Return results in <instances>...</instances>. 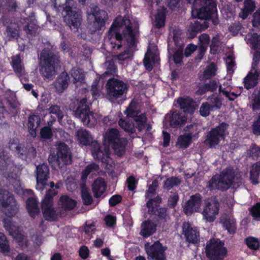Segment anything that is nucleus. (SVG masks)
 I'll return each mask as SVG.
<instances>
[{"label":"nucleus","mask_w":260,"mask_h":260,"mask_svg":"<svg viewBox=\"0 0 260 260\" xmlns=\"http://www.w3.org/2000/svg\"><path fill=\"white\" fill-rule=\"evenodd\" d=\"M107 188V184L104 179L98 178L92 185V190L95 198H99L105 192Z\"/></svg>","instance_id":"25"},{"label":"nucleus","mask_w":260,"mask_h":260,"mask_svg":"<svg viewBox=\"0 0 260 260\" xmlns=\"http://www.w3.org/2000/svg\"><path fill=\"white\" fill-rule=\"evenodd\" d=\"M139 26L137 23L133 24L127 17L122 18L117 17L105 38V41L111 45V47L119 49L121 44H117L116 41H123L125 45V49L116 56L119 60L124 61L131 58L134 51L137 50L139 43Z\"/></svg>","instance_id":"1"},{"label":"nucleus","mask_w":260,"mask_h":260,"mask_svg":"<svg viewBox=\"0 0 260 260\" xmlns=\"http://www.w3.org/2000/svg\"><path fill=\"white\" fill-rule=\"evenodd\" d=\"M208 104L212 110L220 109L222 104V99L217 95L213 94L208 99Z\"/></svg>","instance_id":"38"},{"label":"nucleus","mask_w":260,"mask_h":260,"mask_svg":"<svg viewBox=\"0 0 260 260\" xmlns=\"http://www.w3.org/2000/svg\"><path fill=\"white\" fill-rule=\"evenodd\" d=\"M252 130L254 134L260 135V113L258 115L256 120L254 122L252 125Z\"/></svg>","instance_id":"64"},{"label":"nucleus","mask_w":260,"mask_h":260,"mask_svg":"<svg viewBox=\"0 0 260 260\" xmlns=\"http://www.w3.org/2000/svg\"><path fill=\"white\" fill-rule=\"evenodd\" d=\"M78 140L81 144L84 145H90L93 142L91 134L85 129H80L76 133Z\"/></svg>","instance_id":"29"},{"label":"nucleus","mask_w":260,"mask_h":260,"mask_svg":"<svg viewBox=\"0 0 260 260\" xmlns=\"http://www.w3.org/2000/svg\"><path fill=\"white\" fill-rule=\"evenodd\" d=\"M218 90L219 93H222V94L227 97L230 101H234L235 99L238 96L237 94L234 93V92H232L231 94L234 96V98H232L231 94H230V92L231 91L230 88H225L223 87L221 85L219 86Z\"/></svg>","instance_id":"56"},{"label":"nucleus","mask_w":260,"mask_h":260,"mask_svg":"<svg viewBox=\"0 0 260 260\" xmlns=\"http://www.w3.org/2000/svg\"><path fill=\"white\" fill-rule=\"evenodd\" d=\"M186 120L185 116H181L178 112H173L170 117V124L173 127L181 126Z\"/></svg>","instance_id":"34"},{"label":"nucleus","mask_w":260,"mask_h":260,"mask_svg":"<svg viewBox=\"0 0 260 260\" xmlns=\"http://www.w3.org/2000/svg\"><path fill=\"white\" fill-rule=\"evenodd\" d=\"M245 40L253 49L260 50V37L256 33L248 34Z\"/></svg>","instance_id":"33"},{"label":"nucleus","mask_w":260,"mask_h":260,"mask_svg":"<svg viewBox=\"0 0 260 260\" xmlns=\"http://www.w3.org/2000/svg\"><path fill=\"white\" fill-rule=\"evenodd\" d=\"M37 184L36 188L42 191L47 184L49 178V169L47 165L43 164L36 168Z\"/></svg>","instance_id":"18"},{"label":"nucleus","mask_w":260,"mask_h":260,"mask_svg":"<svg viewBox=\"0 0 260 260\" xmlns=\"http://www.w3.org/2000/svg\"><path fill=\"white\" fill-rule=\"evenodd\" d=\"M10 250L9 242L5 235L0 232V251L5 253L8 252Z\"/></svg>","instance_id":"48"},{"label":"nucleus","mask_w":260,"mask_h":260,"mask_svg":"<svg viewBox=\"0 0 260 260\" xmlns=\"http://www.w3.org/2000/svg\"><path fill=\"white\" fill-rule=\"evenodd\" d=\"M166 20V9L161 7L157 10V14L155 15L154 25L157 28H160L165 25Z\"/></svg>","instance_id":"35"},{"label":"nucleus","mask_w":260,"mask_h":260,"mask_svg":"<svg viewBox=\"0 0 260 260\" xmlns=\"http://www.w3.org/2000/svg\"><path fill=\"white\" fill-rule=\"evenodd\" d=\"M48 111L50 113L56 115L58 117V121L61 122L64 114L59 106L52 105L49 108Z\"/></svg>","instance_id":"52"},{"label":"nucleus","mask_w":260,"mask_h":260,"mask_svg":"<svg viewBox=\"0 0 260 260\" xmlns=\"http://www.w3.org/2000/svg\"><path fill=\"white\" fill-rule=\"evenodd\" d=\"M59 203L66 210L73 209L76 205V202L67 196H62L59 199Z\"/></svg>","instance_id":"40"},{"label":"nucleus","mask_w":260,"mask_h":260,"mask_svg":"<svg viewBox=\"0 0 260 260\" xmlns=\"http://www.w3.org/2000/svg\"><path fill=\"white\" fill-rule=\"evenodd\" d=\"M241 172L237 169L228 167L220 174L213 176L209 181L207 187L210 190L225 191L231 186L241 183Z\"/></svg>","instance_id":"2"},{"label":"nucleus","mask_w":260,"mask_h":260,"mask_svg":"<svg viewBox=\"0 0 260 260\" xmlns=\"http://www.w3.org/2000/svg\"><path fill=\"white\" fill-rule=\"evenodd\" d=\"M41 136L45 139H50L52 138V132L50 127L45 126L42 128L40 132Z\"/></svg>","instance_id":"60"},{"label":"nucleus","mask_w":260,"mask_h":260,"mask_svg":"<svg viewBox=\"0 0 260 260\" xmlns=\"http://www.w3.org/2000/svg\"><path fill=\"white\" fill-rule=\"evenodd\" d=\"M73 3L72 0L67 2L66 6L63 8V11L66 14L64 19L71 29L76 31L81 25L82 18L81 11L70 6Z\"/></svg>","instance_id":"10"},{"label":"nucleus","mask_w":260,"mask_h":260,"mask_svg":"<svg viewBox=\"0 0 260 260\" xmlns=\"http://www.w3.org/2000/svg\"><path fill=\"white\" fill-rule=\"evenodd\" d=\"M260 75V71L251 69L247 75L244 79V87L249 89L255 87L257 84V80Z\"/></svg>","instance_id":"23"},{"label":"nucleus","mask_w":260,"mask_h":260,"mask_svg":"<svg viewBox=\"0 0 260 260\" xmlns=\"http://www.w3.org/2000/svg\"><path fill=\"white\" fill-rule=\"evenodd\" d=\"M158 186V181L156 180L153 181L151 185L149 186L148 189L146 193L147 198L151 197L154 193L157 187Z\"/></svg>","instance_id":"62"},{"label":"nucleus","mask_w":260,"mask_h":260,"mask_svg":"<svg viewBox=\"0 0 260 260\" xmlns=\"http://www.w3.org/2000/svg\"><path fill=\"white\" fill-rule=\"evenodd\" d=\"M221 44L220 40L218 37H214L211 41L210 45L211 51L213 54H215L217 52L218 47Z\"/></svg>","instance_id":"57"},{"label":"nucleus","mask_w":260,"mask_h":260,"mask_svg":"<svg viewBox=\"0 0 260 260\" xmlns=\"http://www.w3.org/2000/svg\"><path fill=\"white\" fill-rule=\"evenodd\" d=\"M19 29L16 25H11L7 27V35L10 38H17L19 36Z\"/></svg>","instance_id":"53"},{"label":"nucleus","mask_w":260,"mask_h":260,"mask_svg":"<svg viewBox=\"0 0 260 260\" xmlns=\"http://www.w3.org/2000/svg\"><path fill=\"white\" fill-rule=\"evenodd\" d=\"M260 63V50H255L253 56L251 69L259 70Z\"/></svg>","instance_id":"54"},{"label":"nucleus","mask_w":260,"mask_h":260,"mask_svg":"<svg viewBox=\"0 0 260 260\" xmlns=\"http://www.w3.org/2000/svg\"><path fill=\"white\" fill-rule=\"evenodd\" d=\"M229 125L222 122L218 126L212 128L207 134L205 143L208 144L210 148L217 145L219 141L223 139L225 136L228 134L227 128Z\"/></svg>","instance_id":"13"},{"label":"nucleus","mask_w":260,"mask_h":260,"mask_svg":"<svg viewBox=\"0 0 260 260\" xmlns=\"http://www.w3.org/2000/svg\"><path fill=\"white\" fill-rule=\"evenodd\" d=\"M26 207L30 216L33 218L40 213L38 202L35 198H29L27 199Z\"/></svg>","instance_id":"32"},{"label":"nucleus","mask_w":260,"mask_h":260,"mask_svg":"<svg viewBox=\"0 0 260 260\" xmlns=\"http://www.w3.org/2000/svg\"><path fill=\"white\" fill-rule=\"evenodd\" d=\"M216 9L215 0H194L192 16L200 19H209Z\"/></svg>","instance_id":"6"},{"label":"nucleus","mask_w":260,"mask_h":260,"mask_svg":"<svg viewBox=\"0 0 260 260\" xmlns=\"http://www.w3.org/2000/svg\"><path fill=\"white\" fill-rule=\"evenodd\" d=\"M118 124L125 132L129 134H133L135 132L134 124L133 122L120 119L118 121Z\"/></svg>","instance_id":"44"},{"label":"nucleus","mask_w":260,"mask_h":260,"mask_svg":"<svg viewBox=\"0 0 260 260\" xmlns=\"http://www.w3.org/2000/svg\"><path fill=\"white\" fill-rule=\"evenodd\" d=\"M211 111H212L211 107L207 102L203 103L200 109V114L203 116H208Z\"/></svg>","instance_id":"59"},{"label":"nucleus","mask_w":260,"mask_h":260,"mask_svg":"<svg viewBox=\"0 0 260 260\" xmlns=\"http://www.w3.org/2000/svg\"><path fill=\"white\" fill-rule=\"evenodd\" d=\"M182 231L187 242L196 243L200 240V233L198 229L189 222H184L183 224Z\"/></svg>","instance_id":"20"},{"label":"nucleus","mask_w":260,"mask_h":260,"mask_svg":"<svg viewBox=\"0 0 260 260\" xmlns=\"http://www.w3.org/2000/svg\"><path fill=\"white\" fill-rule=\"evenodd\" d=\"M193 133H188L186 135H181L179 137L177 142V145L179 148H185L188 147L191 143Z\"/></svg>","instance_id":"37"},{"label":"nucleus","mask_w":260,"mask_h":260,"mask_svg":"<svg viewBox=\"0 0 260 260\" xmlns=\"http://www.w3.org/2000/svg\"><path fill=\"white\" fill-rule=\"evenodd\" d=\"M158 60V54L156 52H152L150 49H148L144 59V64L148 71L152 69L153 64L156 63Z\"/></svg>","instance_id":"26"},{"label":"nucleus","mask_w":260,"mask_h":260,"mask_svg":"<svg viewBox=\"0 0 260 260\" xmlns=\"http://www.w3.org/2000/svg\"><path fill=\"white\" fill-rule=\"evenodd\" d=\"M216 70V66L214 63L210 64L206 68L203 74L200 75V79L204 80L211 78L215 75Z\"/></svg>","instance_id":"39"},{"label":"nucleus","mask_w":260,"mask_h":260,"mask_svg":"<svg viewBox=\"0 0 260 260\" xmlns=\"http://www.w3.org/2000/svg\"><path fill=\"white\" fill-rule=\"evenodd\" d=\"M249 154L253 158H257L260 157V148L255 144L252 145L249 150Z\"/></svg>","instance_id":"63"},{"label":"nucleus","mask_w":260,"mask_h":260,"mask_svg":"<svg viewBox=\"0 0 260 260\" xmlns=\"http://www.w3.org/2000/svg\"><path fill=\"white\" fill-rule=\"evenodd\" d=\"M177 103L184 112L191 113L194 110V103L191 98H180L177 100Z\"/></svg>","instance_id":"27"},{"label":"nucleus","mask_w":260,"mask_h":260,"mask_svg":"<svg viewBox=\"0 0 260 260\" xmlns=\"http://www.w3.org/2000/svg\"><path fill=\"white\" fill-rule=\"evenodd\" d=\"M156 231V224L151 220L144 221L141 224L140 235L143 237H147Z\"/></svg>","instance_id":"28"},{"label":"nucleus","mask_w":260,"mask_h":260,"mask_svg":"<svg viewBox=\"0 0 260 260\" xmlns=\"http://www.w3.org/2000/svg\"><path fill=\"white\" fill-rule=\"evenodd\" d=\"M11 65L15 73L18 76H21L24 74V67L19 55L12 57Z\"/></svg>","instance_id":"30"},{"label":"nucleus","mask_w":260,"mask_h":260,"mask_svg":"<svg viewBox=\"0 0 260 260\" xmlns=\"http://www.w3.org/2000/svg\"><path fill=\"white\" fill-rule=\"evenodd\" d=\"M91 147V153L93 158L96 160H101L103 163L107 165L106 167L108 169H110L108 167V166L112 167V165H114V163L106 152H104L101 150L100 144L94 141L92 142Z\"/></svg>","instance_id":"19"},{"label":"nucleus","mask_w":260,"mask_h":260,"mask_svg":"<svg viewBox=\"0 0 260 260\" xmlns=\"http://www.w3.org/2000/svg\"><path fill=\"white\" fill-rule=\"evenodd\" d=\"M172 33L173 35V40L176 46H180L181 36L182 34L181 30L177 28H173Z\"/></svg>","instance_id":"58"},{"label":"nucleus","mask_w":260,"mask_h":260,"mask_svg":"<svg viewBox=\"0 0 260 260\" xmlns=\"http://www.w3.org/2000/svg\"><path fill=\"white\" fill-rule=\"evenodd\" d=\"M55 184L53 182L50 183V188L46 190L44 199L42 202V210L44 217L48 220H54L57 214L53 207V198L58 192L54 188Z\"/></svg>","instance_id":"8"},{"label":"nucleus","mask_w":260,"mask_h":260,"mask_svg":"<svg viewBox=\"0 0 260 260\" xmlns=\"http://www.w3.org/2000/svg\"><path fill=\"white\" fill-rule=\"evenodd\" d=\"M105 87L107 98L111 102H114L127 93L128 85L123 81L111 78L107 81Z\"/></svg>","instance_id":"9"},{"label":"nucleus","mask_w":260,"mask_h":260,"mask_svg":"<svg viewBox=\"0 0 260 260\" xmlns=\"http://www.w3.org/2000/svg\"><path fill=\"white\" fill-rule=\"evenodd\" d=\"M104 141L111 145L114 152L118 156H121L125 153L127 141L121 138L119 131L114 128L108 129L104 135Z\"/></svg>","instance_id":"7"},{"label":"nucleus","mask_w":260,"mask_h":260,"mask_svg":"<svg viewBox=\"0 0 260 260\" xmlns=\"http://www.w3.org/2000/svg\"><path fill=\"white\" fill-rule=\"evenodd\" d=\"M149 256L155 260H165V250L162 245L159 241H156L149 247L146 248Z\"/></svg>","instance_id":"21"},{"label":"nucleus","mask_w":260,"mask_h":260,"mask_svg":"<svg viewBox=\"0 0 260 260\" xmlns=\"http://www.w3.org/2000/svg\"><path fill=\"white\" fill-rule=\"evenodd\" d=\"M5 98L7 102L12 108L17 109L19 107L20 104L17 101L14 93L9 92L6 94Z\"/></svg>","instance_id":"45"},{"label":"nucleus","mask_w":260,"mask_h":260,"mask_svg":"<svg viewBox=\"0 0 260 260\" xmlns=\"http://www.w3.org/2000/svg\"><path fill=\"white\" fill-rule=\"evenodd\" d=\"M247 246L252 250H257L260 247V241L258 239L253 237H249L245 239Z\"/></svg>","instance_id":"47"},{"label":"nucleus","mask_w":260,"mask_h":260,"mask_svg":"<svg viewBox=\"0 0 260 260\" xmlns=\"http://www.w3.org/2000/svg\"><path fill=\"white\" fill-rule=\"evenodd\" d=\"M39 72L44 80H51L56 75L55 66L59 62V57L50 49L42 50L39 58Z\"/></svg>","instance_id":"3"},{"label":"nucleus","mask_w":260,"mask_h":260,"mask_svg":"<svg viewBox=\"0 0 260 260\" xmlns=\"http://www.w3.org/2000/svg\"><path fill=\"white\" fill-rule=\"evenodd\" d=\"M107 13L95 6L91 7L90 12L87 14L88 28L91 34L105 28L108 19Z\"/></svg>","instance_id":"5"},{"label":"nucleus","mask_w":260,"mask_h":260,"mask_svg":"<svg viewBox=\"0 0 260 260\" xmlns=\"http://www.w3.org/2000/svg\"><path fill=\"white\" fill-rule=\"evenodd\" d=\"M201 196L197 193L190 197V199L186 203L184 211L186 214H190L193 212H198L201 205Z\"/></svg>","instance_id":"22"},{"label":"nucleus","mask_w":260,"mask_h":260,"mask_svg":"<svg viewBox=\"0 0 260 260\" xmlns=\"http://www.w3.org/2000/svg\"><path fill=\"white\" fill-rule=\"evenodd\" d=\"M55 162L59 168L72 162L71 151L68 146L64 143L59 142L57 144Z\"/></svg>","instance_id":"15"},{"label":"nucleus","mask_w":260,"mask_h":260,"mask_svg":"<svg viewBox=\"0 0 260 260\" xmlns=\"http://www.w3.org/2000/svg\"><path fill=\"white\" fill-rule=\"evenodd\" d=\"M124 113L127 116L134 118L136 122V128L139 131L145 128L147 118L145 114H140V111L136 109L134 103H131Z\"/></svg>","instance_id":"17"},{"label":"nucleus","mask_w":260,"mask_h":260,"mask_svg":"<svg viewBox=\"0 0 260 260\" xmlns=\"http://www.w3.org/2000/svg\"><path fill=\"white\" fill-rule=\"evenodd\" d=\"M70 108L73 111L74 116L84 125L91 126L95 122L94 114L90 112L85 98L75 99L70 104Z\"/></svg>","instance_id":"4"},{"label":"nucleus","mask_w":260,"mask_h":260,"mask_svg":"<svg viewBox=\"0 0 260 260\" xmlns=\"http://www.w3.org/2000/svg\"><path fill=\"white\" fill-rule=\"evenodd\" d=\"M18 206L12 194L7 190H0V209L7 216H15L18 211Z\"/></svg>","instance_id":"11"},{"label":"nucleus","mask_w":260,"mask_h":260,"mask_svg":"<svg viewBox=\"0 0 260 260\" xmlns=\"http://www.w3.org/2000/svg\"><path fill=\"white\" fill-rule=\"evenodd\" d=\"M251 107L253 110L260 109V90L254 94L252 101Z\"/></svg>","instance_id":"61"},{"label":"nucleus","mask_w":260,"mask_h":260,"mask_svg":"<svg viewBox=\"0 0 260 260\" xmlns=\"http://www.w3.org/2000/svg\"><path fill=\"white\" fill-rule=\"evenodd\" d=\"M81 197L84 204L89 205L92 203L93 199L88 189L84 187L82 188Z\"/></svg>","instance_id":"50"},{"label":"nucleus","mask_w":260,"mask_h":260,"mask_svg":"<svg viewBox=\"0 0 260 260\" xmlns=\"http://www.w3.org/2000/svg\"><path fill=\"white\" fill-rule=\"evenodd\" d=\"M39 29L38 26L36 23L35 19H31L27 24L24 26L23 29L27 34L33 35L36 34Z\"/></svg>","instance_id":"43"},{"label":"nucleus","mask_w":260,"mask_h":260,"mask_svg":"<svg viewBox=\"0 0 260 260\" xmlns=\"http://www.w3.org/2000/svg\"><path fill=\"white\" fill-rule=\"evenodd\" d=\"M250 213L254 219L258 220L260 219V202L253 205L249 210Z\"/></svg>","instance_id":"55"},{"label":"nucleus","mask_w":260,"mask_h":260,"mask_svg":"<svg viewBox=\"0 0 260 260\" xmlns=\"http://www.w3.org/2000/svg\"><path fill=\"white\" fill-rule=\"evenodd\" d=\"M100 170L99 165L95 163H92L86 167L82 172V179L85 180L89 174H94Z\"/></svg>","instance_id":"41"},{"label":"nucleus","mask_w":260,"mask_h":260,"mask_svg":"<svg viewBox=\"0 0 260 260\" xmlns=\"http://www.w3.org/2000/svg\"><path fill=\"white\" fill-rule=\"evenodd\" d=\"M223 226L230 234H234L236 229V221L234 218H228L223 222Z\"/></svg>","instance_id":"49"},{"label":"nucleus","mask_w":260,"mask_h":260,"mask_svg":"<svg viewBox=\"0 0 260 260\" xmlns=\"http://www.w3.org/2000/svg\"><path fill=\"white\" fill-rule=\"evenodd\" d=\"M260 174V161L253 164L250 171V179L253 184L258 183V177Z\"/></svg>","instance_id":"36"},{"label":"nucleus","mask_w":260,"mask_h":260,"mask_svg":"<svg viewBox=\"0 0 260 260\" xmlns=\"http://www.w3.org/2000/svg\"><path fill=\"white\" fill-rule=\"evenodd\" d=\"M16 169L10 156L3 152H0V170L4 172L5 177L10 180L15 179L17 176L15 172Z\"/></svg>","instance_id":"16"},{"label":"nucleus","mask_w":260,"mask_h":260,"mask_svg":"<svg viewBox=\"0 0 260 260\" xmlns=\"http://www.w3.org/2000/svg\"><path fill=\"white\" fill-rule=\"evenodd\" d=\"M181 183V180L177 177H171L168 178L164 183V188L170 190L175 186L179 185Z\"/></svg>","instance_id":"42"},{"label":"nucleus","mask_w":260,"mask_h":260,"mask_svg":"<svg viewBox=\"0 0 260 260\" xmlns=\"http://www.w3.org/2000/svg\"><path fill=\"white\" fill-rule=\"evenodd\" d=\"M219 204L214 198L208 199L204 201L202 214L204 219L211 222L215 220L219 213Z\"/></svg>","instance_id":"14"},{"label":"nucleus","mask_w":260,"mask_h":260,"mask_svg":"<svg viewBox=\"0 0 260 260\" xmlns=\"http://www.w3.org/2000/svg\"><path fill=\"white\" fill-rule=\"evenodd\" d=\"M71 75L74 78L75 82L82 83L84 80V74L79 69L73 68L71 71Z\"/></svg>","instance_id":"46"},{"label":"nucleus","mask_w":260,"mask_h":260,"mask_svg":"<svg viewBox=\"0 0 260 260\" xmlns=\"http://www.w3.org/2000/svg\"><path fill=\"white\" fill-rule=\"evenodd\" d=\"M224 243L219 239H211L207 244L206 253L210 260L223 259L226 254V250L224 247Z\"/></svg>","instance_id":"12"},{"label":"nucleus","mask_w":260,"mask_h":260,"mask_svg":"<svg viewBox=\"0 0 260 260\" xmlns=\"http://www.w3.org/2000/svg\"><path fill=\"white\" fill-rule=\"evenodd\" d=\"M40 123V118L36 115H30L28 118V128L31 136L35 137L36 135V129L39 126Z\"/></svg>","instance_id":"31"},{"label":"nucleus","mask_w":260,"mask_h":260,"mask_svg":"<svg viewBox=\"0 0 260 260\" xmlns=\"http://www.w3.org/2000/svg\"><path fill=\"white\" fill-rule=\"evenodd\" d=\"M4 228L10 235L14 236L18 232V226L12 223L10 220L4 219Z\"/></svg>","instance_id":"51"},{"label":"nucleus","mask_w":260,"mask_h":260,"mask_svg":"<svg viewBox=\"0 0 260 260\" xmlns=\"http://www.w3.org/2000/svg\"><path fill=\"white\" fill-rule=\"evenodd\" d=\"M69 82V77L67 73H61L54 83L56 92L62 93L67 88Z\"/></svg>","instance_id":"24"}]
</instances>
